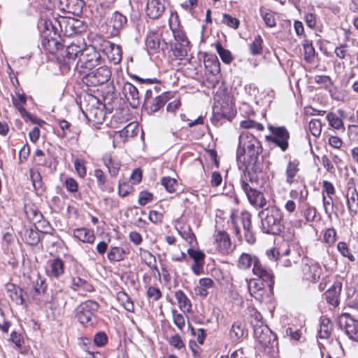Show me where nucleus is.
I'll use <instances>...</instances> for the list:
<instances>
[{"label": "nucleus", "mask_w": 358, "mask_h": 358, "mask_svg": "<svg viewBox=\"0 0 358 358\" xmlns=\"http://www.w3.org/2000/svg\"><path fill=\"white\" fill-rule=\"evenodd\" d=\"M262 146L260 141L248 131L239 136L236 150V160L240 169L251 173H261L264 169V159L262 156Z\"/></svg>", "instance_id": "f257e3e1"}, {"label": "nucleus", "mask_w": 358, "mask_h": 358, "mask_svg": "<svg viewBox=\"0 0 358 358\" xmlns=\"http://www.w3.org/2000/svg\"><path fill=\"white\" fill-rule=\"evenodd\" d=\"M259 174L251 173L247 176V172H243L240 179V185L250 203L256 208H263L266 205V199L264 194L254 187L258 183Z\"/></svg>", "instance_id": "f03ea898"}, {"label": "nucleus", "mask_w": 358, "mask_h": 358, "mask_svg": "<svg viewBox=\"0 0 358 358\" xmlns=\"http://www.w3.org/2000/svg\"><path fill=\"white\" fill-rule=\"evenodd\" d=\"M262 230L264 233L278 234L282 229V213L275 206H271L259 212Z\"/></svg>", "instance_id": "7ed1b4c3"}, {"label": "nucleus", "mask_w": 358, "mask_h": 358, "mask_svg": "<svg viewBox=\"0 0 358 358\" xmlns=\"http://www.w3.org/2000/svg\"><path fill=\"white\" fill-rule=\"evenodd\" d=\"M101 57L99 52L94 46H90L83 49L76 68L80 73L84 74L101 64Z\"/></svg>", "instance_id": "20e7f679"}, {"label": "nucleus", "mask_w": 358, "mask_h": 358, "mask_svg": "<svg viewBox=\"0 0 358 358\" xmlns=\"http://www.w3.org/2000/svg\"><path fill=\"white\" fill-rule=\"evenodd\" d=\"M99 306L98 303L92 300L81 303L76 309V316L79 322L85 325L92 324Z\"/></svg>", "instance_id": "39448f33"}, {"label": "nucleus", "mask_w": 358, "mask_h": 358, "mask_svg": "<svg viewBox=\"0 0 358 358\" xmlns=\"http://www.w3.org/2000/svg\"><path fill=\"white\" fill-rule=\"evenodd\" d=\"M254 336L258 343V347L265 354L271 352L273 344L275 341V336L267 325L262 326L254 331Z\"/></svg>", "instance_id": "423d86ee"}, {"label": "nucleus", "mask_w": 358, "mask_h": 358, "mask_svg": "<svg viewBox=\"0 0 358 358\" xmlns=\"http://www.w3.org/2000/svg\"><path fill=\"white\" fill-rule=\"evenodd\" d=\"M268 130L271 134L266 136L267 141L274 143L282 152H285L289 148V133L285 127H275L269 125Z\"/></svg>", "instance_id": "0eeeda50"}, {"label": "nucleus", "mask_w": 358, "mask_h": 358, "mask_svg": "<svg viewBox=\"0 0 358 358\" xmlns=\"http://www.w3.org/2000/svg\"><path fill=\"white\" fill-rule=\"evenodd\" d=\"M83 75L87 85L97 86L108 82L110 78L111 72L108 66H103L94 71H87Z\"/></svg>", "instance_id": "6e6552de"}, {"label": "nucleus", "mask_w": 358, "mask_h": 358, "mask_svg": "<svg viewBox=\"0 0 358 358\" xmlns=\"http://www.w3.org/2000/svg\"><path fill=\"white\" fill-rule=\"evenodd\" d=\"M301 270L303 278L313 282H316L322 274V268L319 264L307 257L302 259Z\"/></svg>", "instance_id": "1a4fd4ad"}, {"label": "nucleus", "mask_w": 358, "mask_h": 358, "mask_svg": "<svg viewBox=\"0 0 358 358\" xmlns=\"http://www.w3.org/2000/svg\"><path fill=\"white\" fill-rule=\"evenodd\" d=\"M254 275L264 282L271 291L274 285V274L273 271L264 265L259 259L252 269Z\"/></svg>", "instance_id": "9d476101"}, {"label": "nucleus", "mask_w": 358, "mask_h": 358, "mask_svg": "<svg viewBox=\"0 0 358 358\" xmlns=\"http://www.w3.org/2000/svg\"><path fill=\"white\" fill-rule=\"evenodd\" d=\"M127 17L122 13L115 11L108 20V27L112 28L111 35L118 36L120 31L127 27Z\"/></svg>", "instance_id": "9b49d317"}, {"label": "nucleus", "mask_w": 358, "mask_h": 358, "mask_svg": "<svg viewBox=\"0 0 358 358\" xmlns=\"http://www.w3.org/2000/svg\"><path fill=\"white\" fill-rule=\"evenodd\" d=\"M56 5L61 11L78 16L82 13L85 2L83 0H57Z\"/></svg>", "instance_id": "f8f14e48"}, {"label": "nucleus", "mask_w": 358, "mask_h": 358, "mask_svg": "<svg viewBox=\"0 0 358 358\" xmlns=\"http://www.w3.org/2000/svg\"><path fill=\"white\" fill-rule=\"evenodd\" d=\"M92 101L95 102L98 106L92 104V106L87 109L85 116L87 120L92 122L94 124H101L104 121L106 116L103 106L99 103L95 97L92 96Z\"/></svg>", "instance_id": "ddd939ff"}, {"label": "nucleus", "mask_w": 358, "mask_h": 358, "mask_svg": "<svg viewBox=\"0 0 358 358\" xmlns=\"http://www.w3.org/2000/svg\"><path fill=\"white\" fill-rule=\"evenodd\" d=\"M213 236L214 243L217 251L226 255L233 250L229 236L226 231H215Z\"/></svg>", "instance_id": "4468645a"}, {"label": "nucleus", "mask_w": 358, "mask_h": 358, "mask_svg": "<svg viewBox=\"0 0 358 358\" xmlns=\"http://www.w3.org/2000/svg\"><path fill=\"white\" fill-rule=\"evenodd\" d=\"M346 205L351 216L358 214V191L355 185L348 187L346 194Z\"/></svg>", "instance_id": "2eb2a0df"}, {"label": "nucleus", "mask_w": 358, "mask_h": 358, "mask_svg": "<svg viewBox=\"0 0 358 358\" xmlns=\"http://www.w3.org/2000/svg\"><path fill=\"white\" fill-rule=\"evenodd\" d=\"M145 44L148 50L154 53L159 48L164 51L167 48V43L163 40L161 42L160 35L155 32H150L146 38Z\"/></svg>", "instance_id": "dca6fc26"}, {"label": "nucleus", "mask_w": 358, "mask_h": 358, "mask_svg": "<svg viewBox=\"0 0 358 358\" xmlns=\"http://www.w3.org/2000/svg\"><path fill=\"white\" fill-rule=\"evenodd\" d=\"M46 273L50 278H59L64 273V261L59 257L49 260Z\"/></svg>", "instance_id": "f3484780"}, {"label": "nucleus", "mask_w": 358, "mask_h": 358, "mask_svg": "<svg viewBox=\"0 0 358 358\" xmlns=\"http://www.w3.org/2000/svg\"><path fill=\"white\" fill-rule=\"evenodd\" d=\"M164 5L161 0H148L146 13L150 18H159L164 13Z\"/></svg>", "instance_id": "a211bd4d"}, {"label": "nucleus", "mask_w": 358, "mask_h": 358, "mask_svg": "<svg viewBox=\"0 0 358 358\" xmlns=\"http://www.w3.org/2000/svg\"><path fill=\"white\" fill-rule=\"evenodd\" d=\"M102 161L103 164L108 168V171L110 176L116 177L121 167V163L119 159L112 156L110 153H106Z\"/></svg>", "instance_id": "6ab92c4d"}, {"label": "nucleus", "mask_w": 358, "mask_h": 358, "mask_svg": "<svg viewBox=\"0 0 358 358\" xmlns=\"http://www.w3.org/2000/svg\"><path fill=\"white\" fill-rule=\"evenodd\" d=\"M6 292L8 296L17 305L24 303V291L20 287L13 284H8L6 285Z\"/></svg>", "instance_id": "aec40b11"}, {"label": "nucleus", "mask_w": 358, "mask_h": 358, "mask_svg": "<svg viewBox=\"0 0 358 358\" xmlns=\"http://www.w3.org/2000/svg\"><path fill=\"white\" fill-rule=\"evenodd\" d=\"M341 291V283H334L325 293L324 296L327 301L334 306H336L339 303V295Z\"/></svg>", "instance_id": "412c9836"}, {"label": "nucleus", "mask_w": 358, "mask_h": 358, "mask_svg": "<svg viewBox=\"0 0 358 358\" xmlns=\"http://www.w3.org/2000/svg\"><path fill=\"white\" fill-rule=\"evenodd\" d=\"M259 259L255 256L249 253H242L237 262V266L241 270H248L251 266L252 267L258 262Z\"/></svg>", "instance_id": "4be33fe9"}, {"label": "nucleus", "mask_w": 358, "mask_h": 358, "mask_svg": "<svg viewBox=\"0 0 358 358\" xmlns=\"http://www.w3.org/2000/svg\"><path fill=\"white\" fill-rule=\"evenodd\" d=\"M344 329L349 338L355 341H358V321L352 317L346 318Z\"/></svg>", "instance_id": "5701e85b"}, {"label": "nucleus", "mask_w": 358, "mask_h": 358, "mask_svg": "<svg viewBox=\"0 0 358 358\" xmlns=\"http://www.w3.org/2000/svg\"><path fill=\"white\" fill-rule=\"evenodd\" d=\"M124 94L131 105L135 106L138 103L139 93L137 88L130 83H126L123 87Z\"/></svg>", "instance_id": "b1692460"}, {"label": "nucleus", "mask_w": 358, "mask_h": 358, "mask_svg": "<svg viewBox=\"0 0 358 358\" xmlns=\"http://www.w3.org/2000/svg\"><path fill=\"white\" fill-rule=\"evenodd\" d=\"M73 236L83 243H93L95 240L94 231L87 228H79L73 231Z\"/></svg>", "instance_id": "393cba45"}, {"label": "nucleus", "mask_w": 358, "mask_h": 358, "mask_svg": "<svg viewBox=\"0 0 358 358\" xmlns=\"http://www.w3.org/2000/svg\"><path fill=\"white\" fill-rule=\"evenodd\" d=\"M299 162L297 159L289 161L286 167V182L292 185L294 182V178L299 171Z\"/></svg>", "instance_id": "a878e982"}, {"label": "nucleus", "mask_w": 358, "mask_h": 358, "mask_svg": "<svg viewBox=\"0 0 358 358\" xmlns=\"http://www.w3.org/2000/svg\"><path fill=\"white\" fill-rule=\"evenodd\" d=\"M83 49L76 44H71L67 46L63 54V57L69 64L71 61H75L77 57H79Z\"/></svg>", "instance_id": "bb28decb"}, {"label": "nucleus", "mask_w": 358, "mask_h": 358, "mask_svg": "<svg viewBox=\"0 0 358 358\" xmlns=\"http://www.w3.org/2000/svg\"><path fill=\"white\" fill-rule=\"evenodd\" d=\"M250 315V323L253 327V331L257 328L261 329L262 326H266L261 313L255 308H250L248 310Z\"/></svg>", "instance_id": "cd10ccee"}, {"label": "nucleus", "mask_w": 358, "mask_h": 358, "mask_svg": "<svg viewBox=\"0 0 358 358\" xmlns=\"http://www.w3.org/2000/svg\"><path fill=\"white\" fill-rule=\"evenodd\" d=\"M245 334V326L241 322H234L231 328L229 336L232 341H241Z\"/></svg>", "instance_id": "c85d7f7f"}, {"label": "nucleus", "mask_w": 358, "mask_h": 358, "mask_svg": "<svg viewBox=\"0 0 358 358\" xmlns=\"http://www.w3.org/2000/svg\"><path fill=\"white\" fill-rule=\"evenodd\" d=\"M175 297L178 301L180 308L183 312L189 313L192 309V304L186 294L181 290H178L175 293Z\"/></svg>", "instance_id": "c756f323"}, {"label": "nucleus", "mask_w": 358, "mask_h": 358, "mask_svg": "<svg viewBox=\"0 0 358 358\" xmlns=\"http://www.w3.org/2000/svg\"><path fill=\"white\" fill-rule=\"evenodd\" d=\"M72 289L74 290L82 289L85 292H91L93 291V286L90 284L87 280L80 278L73 277L72 278Z\"/></svg>", "instance_id": "7c9ffc66"}, {"label": "nucleus", "mask_w": 358, "mask_h": 358, "mask_svg": "<svg viewBox=\"0 0 358 358\" xmlns=\"http://www.w3.org/2000/svg\"><path fill=\"white\" fill-rule=\"evenodd\" d=\"M332 330V323L329 318L324 317L321 320L318 336L320 338H328Z\"/></svg>", "instance_id": "2f4dec72"}, {"label": "nucleus", "mask_w": 358, "mask_h": 358, "mask_svg": "<svg viewBox=\"0 0 358 358\" xmlns=\"http://www.w3.org/2000/svg\"><path fill=\"white\" fill-rule=\"evenodd\" d=\"M248 290L250 294L256 299L262 296L264 285L262 282L256 280H250L248 283Z\"/></svg>", "instance_id": "473e14b6"}, {"label": "nucleus", "mask_w": 358, "mask_h": 358, "mask_svg": "<svg viewBox=\"0 0 358 358\" xmlns=\"http://www.w3.org/2000/svg\"><path fill=\"white\" fill-rule=\"evenodd\" d=\"M169 100V93H164L159 96H157L153 99L152 103L150 106V111L152 113L158 111L162 107H163L165 105V103Z\"/></svg>", "instance_id": "72a5a7b5"}, {"label": "nucleus", "mask_w": 358, "mask_h": 358, "mask_svg": "<svg viewBox=\"0 0 358 358\" xmlns=\"http://www.w3.org/2000/svg\"><path fill=\"white\" fill-rule=\"evenodd\" d=\"M125 251L120 247H112L108 255V259L110 262H120L124 259Z\"/></svg>", "instance_id": "f704fd0d"}, {"label": "nucleus", "mask_w": 358, "mask_h": 358, "mask_svg": "<svg viewBox=\"0 0 358 358\" xmlns=\"http://www.w3.org/2000/svg\"><path fill=\"white\" fill-rule=\"evenodd\" d=\"M33 288L37 295L43 294L47 289L45 281L38 275L33 276Z\"/></svg>", "instance_id": "c9c22d12"}, {"label": "nucleus", "mask_w": 358, "mask_h": 358, "mask_svg": "<svg viewBox=\"0 0 358 358\" xmlns=\"http://www.w3.org/2000/svg\"><path fill=\"white\" fill-rule=\"evenodd\" d=\"M215 49L224 63L229 64L233 61L231 52L224 48L220 42L215 43Z\"/></svg>", "instance_id": "e433bc0d"}, {"label": "nucleus", "mask_w": 358, "mask_h": 358, "mask_svg": "<svg viewBox=\"0 0 358 358\" xmlns=\"http://www.w3.org/2000/svg\"><path fill=\"white\" fill-rule=\"evenodd\" d=\"M299 259V254L294 252L292 255V257L280 256L278 264L283 267H291L293 264H296Z\"/></svg>", "instance_id": "4c0bfd02"}, {"label": "nucleus", "mask_w": 358, "mask_h": 358, "mask_svg": "<svg viewBox=\"0 0 358 358\" xmlns=\"http://www.w3.org/2000/svg\"><path fill=\"white\" fill-rule=\"evenodd\" d=\"M189 44L185 43H176L173 49V54L176 57L179 59H182L187 56L188 51L189 50Z\"/></svg>", "instance_id": "58836bf2"}, {"label": "nucleus", "mask_w": 358, "mask_h": 358, "mask_svg": "<svg viewBox=\"0 0 358 358\" xmlns=\"http://www.w3.org/2000/svg\"><path fill=\"white\" fill-rule=\"evenodd\" d=\"M30 177L32 180L33 186L35 190L39 193L43 191L42 177L38 171L30 170Z\"/></svg>", "instance_id": "ea45409f"}, {"label": "nucleus", "mask_w": 358, "mask_h": 358, "mask_svg": "<svg viewBox=\"0 0 358 358\" xmlns=\"http://www.w3.org/2000/svg\"><path fill=\"white\" fill-rule=\"evenodd\" d=\"M327 120L329 125L335 129H344L343 121L334 113H329L327 115Z\"/></svg>", "instance_id": "a19ab883"}, {"label": "nucleus", "mask_w": 358, "mask_h": 358, "mask_svg": "<svg viewBox=\"0 0 358 358\" xmlns=\"http://www.w3.org/2000/svg\"><path fill=\"white\" fill-rule=\"evenodd\" d=\"M161 183L166 190L170 193L175 192L178 185L177 180L171 177H163Z\"/></svg>", "instance_id": "79ce46f5"}, {"label": "nucleus", "mask_w": 358, "mask_h": 358, "mask_svg": "<svg viewBox=\"0 0 358 358\" xmlns=\"http://www.w3.org/2000/svg\"><path fill=\"white\" fill-rule=\"evenodd\" d=\"M26 242L29 245H36L40 241L39 234L32 229H26L24 232Z\"/></svg>", "instance_id": "37998d69"}, {"label": "nucleus", "mask_w": 358, "mask_h": 358, "mask_svg": "<svg viewBox=\"0 0 358 358\" xmlns=\"http://www.w3.org/2000/svg\"><path fill=\"white\" fill-rule=\"evenodd\" d=\"M139 256L141 260L148 266H152L156 263L155 257L148 250L140 248Z\"/></svg>", "instance_id": "c03bdc74"}, {"label": "nucleus", "mask_w": 358, "mask_h": 358, "mask_svg": "<svg viewBox=\"0 0 358 358\" xmlns=\"http://www.w3.org/2000/svg\"><path fill=\"white\" fill-rule=\"evenodd\" d=\"M303 50H304V59L308 63H312L315 57V50L313 44L309 42H306L303 44Z\"/></svg>", "instance_id": "a18cd8bd"}, {"label": "nucleus", "mask_w": 358, "mask_h": 358, "mask_svg": "<svg viewBox=\"0 0 358 358\" xmlns=\"http://www.w3.org/2000/svg\"><path fill=\"white\" fill-rule=\"evenodd\" d=\"M117 299L122 303V306L127 311H134V304L129 296L125 292H119L117 294Z\"/></svg>", "instance_id": "49530a36"}, {"label": "nucleus", "mask_w": 358, "mask_h": 358, "mask_svg": "<svg viewBox=\"0 0 358 358\" xmlns=\"http://www.w3.org/2000/svg\"><path fill=\"white\" fill-rule=\"evenodd\" d=\"M222 22L226 24L227 27L236 29L238 28L240 21L238 18L234 17L229 14L224 13L222 15Z\"/></svg>", "instance_id": "de8ad7c7"}, {"label": "nucleus", "mask_w": 358, "mask_h": 358, "mask_svg": "<svg viewBox=\"0 0 358 358\" xmlns=\"http://www.w3.org/2000/svg\"><path fill=\"white\" fill-rule=\"evenodd\" d=\"M263 40L262 37L257 36L250 46V52L253 55H260L262 51Z\"/></svg>", "instance_id": "09e8293b"}, {"label": "nucleus", "mask_w": 358, "mask_h": 358, "mask_svg": "<svg viewBox=\"0 0 358 358\" xmlns=\"http://www.w3.org/2000/svg\"><path fill=\"white\" fill-rule=\"evenodd\" d=\"M94 177L96 179L98 187L101 189L105 190V185L107 181V176L104 172L101 169H97L94 171Z\"/></svg>", "instance_id": "8fccbe9b"}, {"label": "nucleus", "mask_w": 358, "mask_h": 358, "mask_svg": "<svg viewBox=\"0 0 358 358\" xmlns=\"http://www.w3.org/2000/svg\"><path fill=\"white\" fill-rule=\"evenodd\" d=\"M309 130L314 136H319L322 131V123L317 119H313L309 122Z\"/></svg>", "instance_id": "3c124183"}, {"label": "nucleus", "mask_w": 358, "mask_h": 358, "mask_svg": "<svg viewBox=\"0 0 358 358\" xmlns=\"http://www.w3.org/2000/svg\"><path fill=\"white\" fill-rule=\"evenodd\" d=\"M337 249L343 257H347L350 262L355 261V257L351 254L345 242H338Z\"/></svg>", "instance_id": "603ef678"}, {"label": "nucleus", "mask_w": 358, "mask_h": 358, "mask_svg": "<svg viewBox=\"0 0 358 358\" xmlns=\"http://www.w3.org/2000/svg\"><path fill=\"white\" fill-rule=\"evenodd\" d=\"M173 320L175 325L180 330L182 331L185 325V320L182 314L178 313L177 310H172Z\"/></svg>", "instance_id": "864d4df0"}, {"label": "nucleus", "mask_w": 358, "mask_h": 358, "mask_svg": "<svg viewBox=\"0 0 358 358\" xmlns=\"http://www.w3.org/2000/svg\"><path fill=\"white\" fill-rule=\"evenodd\" d=\"M241 127L244 129H256L257 131L264 130V126L252 120H243L241 122Z\"/></svg>", "instance_id": "5fc2aeb1"}, {"label": "nucleus", "mask_w": 358, "mask_h": 358, "mask_svg": "<svg viewBox=\"0 0 358 358\" xmlns=\"http://www.w3.org/2000/svg\"><path fill=\"white\" fill-rule=\"evenodd\" d=\"M170 27L173 31V36L176 41V43L189 44V42L187 40V36H185V33L182 31L176 30L172 27L171 24H170Z\"/></svg>", "instance_id": "6e6d98bb"}, {"label": "nucleus", "mask_w": 358, "mask_h": 358, "mask_svg": "<svg viewBox=\"0 0 358 358\" xmlns=\"http://www.w3.org/2000/svg\"><path fill=\"white\" fill-rule=\"evenodd\" d=\"M73 165L78 175L80 178H84L87 173L84 161L80 159H76L73 162Z\"/></svg>", "instance_id": "4d7b16f0"}, {"label": "nucleus", "mask_w": 358, "mask_h": 358, "mask_svg": "<svg viewBox=\"0 0 358 358\" xmlns=\"http://www.w3.org/2000/svg\"><path fill=\"white\" fill-rule=\"evenodd\" d=\"M322 202L325 213L331 216L333 211V199L331 196L327 197L324 194L322 195Z\"/></svg>", "instance_id": "13d9d810"}, {"label": "nucleus", "mask_w": 358, "mask_h": 358, "mask_svg": "<svg viewBox=\"0 0 358 358\" xmlns=\"http://www.w3.org/2000/svg\"><path fill=\"white\" fill-rule=\"evenodd\" d=\"M187 254L194 260V262L203 261L205 259V254L203 252L193 248H189Z\"/></svg>", "instance_id": "bf43d9fd"}, {"label": "nucleus", "mask_w": 358, "mask_h": 358, "mask_svg": "<svg viewBox=\"0 0 358 358\" xmlns=\"http://www.w3.org/2000/svg\"><path fill=\"white\" fill-rule=\"evenodd\" d=\"M315 81L317 83L322 85L323 87H324L327 89L330 88L333 85L330 77L328 76H320V75L315 76Z\"/></svg>", "instance_id": "052dcab7"}, {"label": "nucleus", "mask_w": 358, "mask_h": 358, "mask_svg": "<svg viewBox=\"0 0 358 358\" xmlns=\"http://www.w3.org/2000/svg\"><path fill=\"white\" fill-rule=\"evenodd\" d=\"M64 185L68 192L76 193L78 190V184L73 178H67L65 180Z\"/></svg>", "instance_id": "680f3d73"}, {"label": "nucleus", "mask_w": 358, "mask_h": 358, "mask_svg": "<svg viewBox=\"0 0 358 358\" xmlns=\"http://www.w3.org/2000/svg\"><path fill=\"white\" fill-rule=\"evenodd\" d=\"M169 343L171 345L178 350H180L185 348V344L182 341L181 337L178 334H175L171 336L169 339Z\"/></svg>", "instance_id": "e2e57ef3"}, {"label": "nucleus", "mask_w": 358, "mask_h": 358, "mask_svg": "<svg viewBox=\"0 0 358 358\" xmlns=\"http://www.w3.org/2000/svg\"><path fill=\"white\" fill-rule=\"evenodd\" d=\"M240 219L245 231L250 230L251 229V214L248 212H243L241 215Z\"/></svg>", "instance_id": "0e129e2a"}, {"label": "nucleus", "mask_w": 358, "mask_h": 358, "mask_svg": "<svg viewBox=\"0 0 358 358\" xmlns=\"http://www.w3.org/2000/svg\"><path fill=\"white\" fill-rule=\"evenodd\" d=\"M108 341V336L104 332H98L94 335V343L98 347L103 346Z\"/></svg>", "instance_id": "69168bd1"}, {"label": "nucleus", "mask_w": 358, "mask_h": 358, "mask_svg": "<svg viewBox=\"0 0 358 358\" xmlns=\"http://www.w3.org/2000/svg\"><path fill=\"white\" fill-rule=\"evenodd\" d=\"M336 232L334 228L328 229L324 234V240L327 243L333 244L336 241Z\"/></svg>", "instance_id": "338daca9"}, {"label": "nucleus", "mask_w": 358, "mask_h": 358, "mask_svg": "<svg viewBox=\"0 0 358 358\" xmlns=\"http://www.w3.org/2000/svg\"><path fill=\"white\" fill-rule=\"evenodd\" d=\"M10 339L17 348H20L24 343L22 336L16 331L11 333Z\"/></svg>", "instance_id": "774afa93"}]
</instances>
